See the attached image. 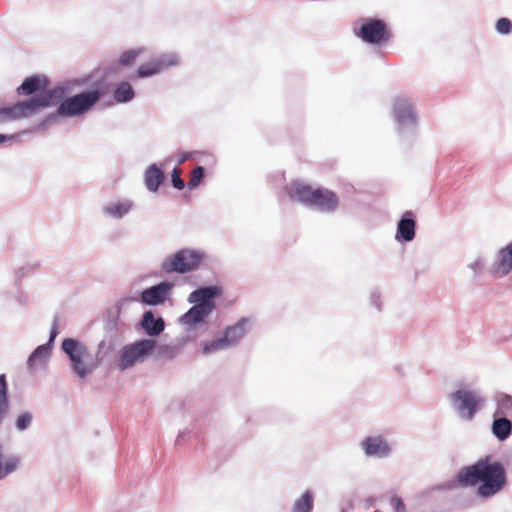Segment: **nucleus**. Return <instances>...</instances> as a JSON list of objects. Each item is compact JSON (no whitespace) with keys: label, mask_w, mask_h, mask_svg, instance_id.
Returning <instances> with one entry per match:
<instances>
[{"label":"nucleus","mask_w":512,"mask_h":512,"mask_svg":"<svg viewBox=\"0 0 512 512\" xmlns=\"http://www.w3.org/2000/svg\"><path fill=\"white\" fill-rule=\"evenodd\" d=\"M458 480L465 486H474L481 482L478 494L482 497H490L504 487L506 476L501 463H489L488 459H485L463 468L458 474Z\"/></svg>","instance_id":"f257e3e1"},{"label":"nucleus","mask_w":512,"mask_h":512,"mask_svg":"<svg viewBox=\"0 0 512 512\" xmlns=\"http://www.w3.org/2000/svg\"><path fill=\"white\" fill-rule=\"evenodd\" d=\"M61 347L68 355L72 368L78 377L84 378L97 367V363L84 343L73 338H66L63 340Z\"/></svg>","instance_id":"f03ea898"},{"label":"nucleus","mask_w":512,"mask_h":512,"mask_svg":"<svg viewBox=\"0 0 512 512\" xmlns=\"http://www.w3.org/2000/svg\"><path fill=\"white\" fill-rule=\"evenodd\" d=\"M53 100V93L50 91L41 92L38 96L27 101L17 102L16 104L0 109V116L4 120H17L29 117L38 113L42 109L49 107Z\"/></svg>","instance_id":"7ed1b4c3"},{"label":"nucleus","mask_w":512,"mask_h":512,"mask_svg":"<svg viewBox=\"0 0 512 512\" xmlns=\"http://www.w3.org/2000/svg\"><path fill=\"white\" fill-rule=\"evenodd\" d=\"M205 255L192 249H181L168 256L161 264V269L167 274H184L197 269L202 263Z\"/></svg>","instance_id":"20e7f679"},{"label":"nucleus","mask_w":512,"mask_h":512,"mask_svg":"<svg viewBox=\"0 0 512 512\" xmlns=\"http://www.w3.org/2000/svg\"><path fill=\"white\" fill-rule=\"evenodd\" d=\"M101 98V92L91 90L76 94L72 97L64 99L59 107L58 114L65 117L82 115L96 104Z\"/></svg>","instance_id":"39448f33"},{"label":"nucleus","mask_w":512,"mask_h":512,"mask_svg":"<svg viewBox=\"0 0 512 512\" xmlns=\"http://www.w3.org/2000/svg\"><path fill=\"white\" fill-rule=\"evenodd\" d=\"M157 342L153 339H143L133 344L124 346L121 350L118 368L126 370L137 362H143L146 357L152 354Z\"/></svg>","instance_id":"423d86ee"},{"label":"nucleus","mask_w":512,"mask_h":512,"mask_svg":"<svg viewBox=\"0 0 512 512\" xmlns=\"http://www.w3.org/2000/svg\"><path fill=\"white\" fill-rule=\"evenodd\" d=\"M248 318H241L236 324L224 330L223 337L203 345V352L210 353L235 345L246 333Z\"/></svg>","instance_id":"0eeeda50"},{"label":"nucleus","mask_w":512,"mask_h":512,"mask_svg":"<svg viewBox=\"0 0 512 512\" xmlns=\"http://www.w3.org/2000/svg\"><path fill=\"white\" fill-rule=\"evenodd\" d=\"M450 400L461 417L472 420L483 399L474 391L460 389L450 395Z\"/></svg>","instance_id":"6e6552de"},{"label":"nucleus","mask_w":512,"mask_h":512,"mask_svg":"<svg viewBox=\"0 0 512 512\" xmlns=\"http://www.w3.org/2000/svg\"><path fill=\"white\" fill-rule=\"evenodd\" d=\"M356 35L370 44H380L390 39V31L386 23L372 18L364 21Z\"/></svg>","instance_id":"1a4fd4ad"},{"label":"nucleus","mask_w":512,"mask_h":512,"mask_svg":"<svg viewBox=\"0 0 512 512\" xmlns=\"http://www.w3.org/2000/svg\"><path fill=\"white\" fill-rule=\"evenodd\" d=\"M178 63V57L174 54L162 55L148 63L142 64L137 70V76L140 78L155 75L165 68L174 66Z\"/></svg>","instance_id":"9d476101"},{"label":"nucleus","mask_w":512,"mask_h":512,"mask_svg":"<svg viewBox=\"0 0 512 512\" xmlns=\"http://www.w3.org/2000/svg\"><path fill=\"white\" fill-rule=\"evenodd\" d=\"M339 204L337 195L325 188H316L311 206H315L322 211H333Z\"/></svg>","instance_id":"9b49d317"},{"label":"nucleus","mask_w":512,"mask_h":512,"mask_svg":"<svg viewBox=\"0 0 512 512\" xmlns=\"http://www.w3.org/2000/svg\"><path fill=\"white\" fill-rule=\"evenodd\" d=\"M171 287L172 285L169 282H161L158 285L145 289L141 294V300L149 305L163 303Z\"/></svg>","instance_id":"f8f14e48"},{"label":"nucleus","mask_w":512,"mask_h":512,"mask_svg":"<svg viewBox=\"0 0 512 512\" xmlns=\"http://www.w3.org/2000/svg\"><path fill=\"white\" fill-rule=\"evenodd\" d=\"M287 192L292 200L311 206L315 189L301 182H293L288 187Z\"/></svg>","instance_id":"ddd939ff"},{"label":"nucleus","mask_w":512,"mask_h":512,"mask_svg":"<svg viewBox=\"0 0 512 512\" xmlns=\"http://www.w3.org/2000/svg\"><path fill=\"white\" fill-rule=\"evenodd\" d=\"M362 447L367 456L385 457L390 452L387 442L379 436L367 437L362 442Z\"/></svg>","instance_id":"4468645a"},{"label":"nucleus","mask_w":512,"mask_h":512,"mask_svg":"<svg viewBox=\"0 0 512 512\" xmlns=\"http://www.w3.org/2000/svg\"><path fill=\"white\" fill-rule=\"evenodd\" d=\"M395 118L399 124H413L415 122V114L411 104L407 99L397 98L394 103Z\"/></svg>","instance_id":"2eb2a0df"},{"label":"nucleus","mask_w":512,"mask_h":512,"mask_svg":"<svg viewBox=\"0 0 512 512\" xmlns=\"http://www.w3.org/2000/svg\"><path fill=\"white\" fill-rule=\"evenodd\" d=\"M213 309L214 304H196L182 316V321L188 325L196 324L209 316Z\"/></svg>","instance_id":"dca6fc26"},{"label":"nucleus","mask_w":512,"mask_h":512,"mask_svg":"<svg viewBox=\"0 0 512 512\" xmlns=\"http://www.w3.org/2000/svg\"><path fill=\"white\" fill-rule=\"evenodd\" d=\"M412 217V212H405L403 218L399 221L397 226V239H402L406 242L412 241L414 239L416 224Z\"/></svg>","instance_id":"f3484780"},{"label":"nucleus","mask_w":512,"mask_h":512,"mask_svg":"<svg viewBox=\"0 0 512 512\" xmlns=\"http://www.w3.org/2000/svg\"><path fill=\"white\" fill-rule=\"evenodd\" d=\"M48 81L45 77L35 75L26 78L23 83L18 87V94L30 95L37 91H43L46 89Z\"/></svg>","instance_id":"a211bd4d"},{"label":"nucleus","mask_w":512,"mask_h":512,"mask_svg":"<svg viewBox=\"0 0 512 512\" xmlns=\"http://www.w3.org/2000/svg\"><path fill=\"white\" fill-rule=\"evenodd\" d=\"M141 327L149 336L159 335L165 328L164 320L161 317L155 318L151 311L144 313Z\"/></svg>","instance_id":"6ab92c4d"},{"label":"nucleus","mask_w":512,"mask_h":512,"mask_svg":"<svg viewBox=\"0 0 512 512\" xmlns=\"http://www.w3.org/2000/svg\"><path fill=\"white\" fill-rule=\"evenodd\" d=\"M498 258L494 273L496 276H504L512 270V243L499 251Z\"/></svg>","instance_id":"aec40b11"},{"label":"nucleus","mask_w":512,"mask_h":512,"mask_svg":"<svg viewBox=\"0 0 512 512\" xmlns=\"http://www.w3.org/2000/svg\"><path fill=\"white\" fill-rule=\"evenodd\" d=\"M219 293L217 287H204L193 291L189 295V302L196 304H214L211 299Z\"/></svg>","instance_id":"412c9836"},{"label":"nucleus","mask_w":512,"mask_h":512,"mask_svg":"<svg viewBox=\"0 0 512 512\" xmlns=\"http://www.w3.org/2000/svg\"><path fill=\"white\" fill-rule=\"evenodd\" d=\"M144 178L146 187L150 191L156 192L164 181V174L160 168L153 164L147 168Z\"/></svg>","instance_id":"4be33fe9"},{"label":"nucleus","mask_w":512,"mask_h":512,"mask_svg":"<svg viewBox=\"0 0 512 512\" xmlns=\"http://www.w3.org/2000/svg\"><path fill=\"white\" fill-rule=\"evenodd\" d=\"M492 431L493 434L499 439V440H505L511 432V422L510 420L503 416L495 419L493 421L492 425Z\"/></svg>","instance_id":"5701e85b"},{"label":"nucleus","mask_w":512,"mask_h":512,"mask_svg":"<svg viewBox=\"0 0 512 512\" xmlns=\"http://www.w3.org/2000/svg\"><path fill=\"white\" fill-rule=\"evenodd\" d=\"M9 412L8 383L4 374L0 375V423Z\"/></svg>","instance_id":"b1692460"},{"label":"nucleus","mask_w":512,"mask_h":512,"mask_svg":"<svg viewBox=\"0 0 512 512\" xmlns=\"http://www.w3.org/2000/svg\"><path fill=\"white\" fill-rule=\"evenodd\" d=\"M113 96L116 102L123 103L132 100L135 92L128 82H121L114 90Z\"/></svg>","instance_id":"393cba45"},{"label":"nucleus","mask_w":512,"mask_h":512,"mask_svg":"<svg viewBox=\"0 0 512 512\" xmlns=\"http://www.w3.org/2000/svg\"><path fill=\"white\" fill-rule=\"evenodd\" d=\"M313 508V495L306 491L294 504L293 512H310Z\"/></svg>","instance_id":"a878e982"},{"label":"nucleus","mask_w":512,"mask_h":512,"mask_svg":"<svg viewBox=\"0 0 512 512\" xmlns=\"http://www.w3.org/2000/svg\"><path fill=\"white\" fill-rule=\"evenodd\" d=\"M497 414L501 417H512V397L504 396L499 401Z\"/></svg>","instance_id":"bb28decb"},{"label":"nucleus","mask_w":512,"mask_h":512,"mask_svg":"<svg viewBox=\"0 0 512 512\" xmlns=\"http://www.w3.org/2000/svg\"><path fill=\"white\" fill-rule=\"evenodd\" d=\"M204 177V169L201 166H197L191 171L190 179L188 181V188L193 189L197 187Z\"/></svg>","instance_id":"cd10ccee"},{"label":"nucleus","mask_w":512,"mask_h":512,"mask_svg":"<svg viewBox=\"0 0 512 512\" xmlns=\"http://www.w3.org/2000/svg\"><path fill=\"white\" fill-rule=\"evenodd\" d=\"M130 207L129 203L114 204L107 207V212L112 216L122 217L129 211Z\"/></svg>","instance_id":"c85d7f7f"},{"label":"nucleus","mask_w":512,"mask_h":512,"mask_svg":"<svg viewBox=\"0 0 512 512\" xmlns=\"http://www.w3.org/2000/svg\"><path fill=\"white\" fill-rule=\"evenodd\" d=\"M141 53V50H128L125 51L119 59V63L123 66L131 65Z\"/></svg>","instance_id":"c756f323"},{"label":"nucleus","mask_w":512,"mask_h":512,"mask_svg":"<svg viewBox=\"0 0 512 512\" xmlns=\"http://www.w3.org/2000/svg\"><path fill=\"white\" fill-rule=\"evenodd\" d=\"M32 416L29 412L20 414L16 420V427L18 430H25L31 423Z\"/></svg>","instance_id":"7c9ffc66"},{"label":"nucleus","mask_w":512,"mask_h":512,"mask_svg":"<svg viewBox=\"0 0 512 512\" xmlns=\"http://www.w3.org/2000/svg\"><path fill=\"white\" fill-rule=\"evenodd\" d=\"M496 30L500 34H508L512 30V22L508 18H500L496 22Z\"/></svg>","instance_id":"2f4dec72"},{"label":"nucleus","mask_w":512,"mask_h":512,"mask_svg":"<svg viewBox=\"0 0 512 512\" xmlns=\"http://www.w3.org/2000/svg\"><path fill=\"white\" fill-rule=\"evenodd\" d=\"M172 184L178 190L185 187V182L181 179V170L178 168H174L172 171Z\"/></svg>","instance_id":"473e14b6"},{"label":"nucleus","mask_w":512,"mask_h":512,"mask_svg":"<svg viewBox=\"0 0 512 512\" xmlns=\"http://www.w3.org/2000/svg\"><path fill=\"white\" fill-rule=\"evenodd\" d=\"M48 355V348L44 345L37 347L33 354L29 358V362L34 361L40 357H46Z\"/></svg>","instance_id":"72a5a7b5"},{"label":"nucleus","mask_w":512,"mask_h":512,"mask_svg":"<svg viewBox=\"0 0 512 512\" xmlns=\"http://www.w3.org/2000/svg\"><path fill=\"white\" fill-rule=\"evenodd\" d=\"M392 502H393V505H394L395 509L397 510V512L405 511V505H404V502L402 501V499L393 498Z\"/></svg>","instance_id":"f704fd0d"},{"label":"nucleus","mask_w":512,"mask_h":512,"mask_svg":"<svg viewBox=\"0 0 512 512\" xmlns=\"http://www.w3.org/2000/svg\"><path fill=\"white\" fill-rule=\"evenodd\" d=\"M56 328H57V327L55 326V328H54V329L52 330V332H51V339H50L51 341H53V340H54V338H55V337H56V335H57Z\"/></svg>","instance_id":"c9c22d12"},{"label":"nucleus","mask_w":512,"mask_h":512,"mask_svg":"<svg viewBox=\"0 0 512 512\" xmlns=\"http://www.w3.org/2000/svg\"><path fill=\"white\" fill-rule=\"evenodd\" d=\"M6 137L4 135L0 134V143H3L5 141Z\"/></svg>","instance_id":"e433bc0d"},{"label":"nucleus","mask_w":512,"mask_h":512,"mask_svg":"<svg viewBox=\"0 0 512 512\" xmlns=\"http://www.w3.org/2000/svg\"><path fill=\"white\" fill-rule=\"evenodd\" d=\"M186 159H187V157H186V156H182V158L180 159V161H179V162H180V163H182V162H184Z\"/></svg>","instance_id":"4c0bfd02"}]
</instances>
